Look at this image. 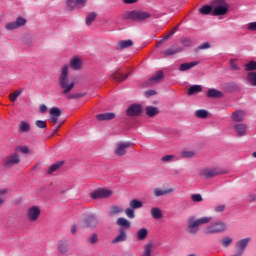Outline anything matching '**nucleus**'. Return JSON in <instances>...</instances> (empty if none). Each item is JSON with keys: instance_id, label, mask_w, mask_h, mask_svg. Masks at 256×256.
I'll list each match as a JSON object with an SVG mask.
<instances>
[{"instance_id": "f257e3e1", "label": "nucleus", "mask_w": 256, "mask_h": 256, "mask_svg": "<svg viewBox=\"0 0 256 256\" xmlns=\"http://www.w3.org/2000/svg\"><path fill=\"white\" fill-rule=\"evenodd\" d=\"M59 85L62 89V94L65 95L67 99H81V97H85V93H76L69 94L75 87L74 81H69V65H63L61 68V73L59 76Z\"/></svg>"}, {"instance_id": "f03ea898", "label": "nucleus", "mask_w": 256, "mask_h": 256, "mask_svg": "<svg viewBox=\"0 0 256 256\" xmlns=\"http://www.w3.org/2000/svg\"><path fill=\"white\" fill-rule=\"evenodd\" d=\"M153 14L143 10H131L127 11L123 14V19L126 21H147V19H151Z\"/></svg>"}, {"instance_id": "7ed1b4c3", "label": "nucleus", "mask_w": 256, "mask_h": 256, "mask_svg": "<svg viewBox=\"0 0 256 256\" xmlns=\"http://www.w3.org/2000/svg\"><path fill=\"white\" fill-rule=\"evenodd\" d=\"M229 229L227 222L223 220H215L211 222L204 230L205 235H217L219 233H225Z\"/></svg>"}, {"instance_id": "20e7f679", "label": "nucleus", "mask_w": 256, "mask_h": 256, "mask_svg": "<svg viewBox=\"0 0 256 256\" xmlns=\"http://www.w3.org/2000/svg\"><path fill=\"white\" fill-rule=\"evenodd\" d=\"M211 219V217H202L200 219H195V217L193 216L190 217L188 219V233H190V235H197V233L199 232V225H205L206 223H209Z\"/></svg>"}, {"instance_id": "39448f33", "label": "nucleus", "mask_w": 256, "mask_h": 256, "mask_svg": "<svg viewBox=\"0 0 256 256\" xmlns=\"http://www.w3.org/2000/svg\"><path fill=\"white\" fill-rule=\"evenodd\" d=\"M212 15L218 17L219 15H227L229 11V4L225 0H213L212 1Z\"/></svg>"}, {"instance_id": "423d86ee", "label": "nucleus", "mask_w": 256, "mask_h": 256, "mask_svg": "<svg viewBox=\"0 0 256 256\" xmlns=\"http://www.w3.org/2000/svg\"><path fill=\"white\" fill-rule=\"evenodd\" d=\"M225 171L220 168H202L199 170L200 177L204 179H211L212 177H217V175H224Z\"/></svg>"}, {"instance_id": "0eeeda50", "label": "nucleus", "mask_w": 256, "mask_h": 256, "mask_svg": "<svg viewBox=\"0 0 256 256\" xmlns=\"http://www.w3.org/2000/svg\"><path fill=\"white\" fill-rule=\"evenodd\" d=\"M133 143L129 141H120L115 144L114 153L117 157H123L127 155V149H129Z\"/></svg>"}, {"instance_id": "6e6552de", "label": "nucleus", "mask_w": 256, "mask_h": 256, "mask_svg": "<svg viewBox=\"0 0 256 256\" xmlns=\"http://www.w3.org/2000/svg\"><path fill=\"white\" fill-rule=\"evenodd\" d=\"M19 163H21V157L17 152L10 154L3 159V166L7 169L14 167V165H19Z\"/></svg>"}, {"instance_id": "1a4fd4ad", "label": "nucleus", "mask_w": 256, "mask_h": 256, "mask_svg": "<svg viewBox=\"0 0 256 256\" xmlns=\"http://www.w3.org/2000/svg\"><path fill=\"white\" fill-rule=\"evenodd\" d=\"M113 195V191L107 188H98L90 193L92 199H107Z\"/></svg>"}, {"instance_id": "9d476101", "label": "nucleus", "mask_w": 256, "mask_h": 256, "mask_svg": "<svg viewBox=\"0 0 256 256\" xmlns=\"http://www.w3.org/2000/svg\"><path fill=\"white\" fill-rule=\"evenodd\" d=\"M41 215V208L39 206H32L27 210V219L30 223H35Z\"/></svg>"}, {"instance_id": "9b49d317", "label": "nucleus", "mask_w": 256, "mask_h": 256, "mask_svg": "<svg viewBox=\"0 0 256 256\" xmlns=\"http://www.w3.org/2000/svg\"><path fill=\"white\" fill-rule=\"evenodd\" d=\"M250 242L251 238L249 237L237 241L235 244V249L237 251L236 254H238L239 256H243V253H245V249H247V246Z\"/></svg>"}, {"instance_id": "f8f14e48", "label": "nucleus", "mask_w": 256, "mask_h": 256, "mask_svg": "<svg viewBox=\"0 0 256 256\" xmlns=\"http://www.w3.org/2000/svg\"><path fill=\"white\" fill-rule=\"evenodd\" d=\"M27 23V20L23 17H18L16 21L14 22H8L5 25L6 31H15V29H19V27H24V25Z\"/></svg>"}, {"instance_id": "ddd939ff", "label": "nucleus", "mask_w": 256, "mask_h": 256, "mask_svg": "<svg viewBox=\"0 0 256 256\" xmlns=\"http://www.w3.org/2000/svg\"><path fill=\"white\" fill-rule=\"evenodd\" d=\"M87 5V0H67L66 7L69 11H75V9H83Z\"/></svg>"}, {"instance_id": "4468645a", "label": "nucleus", "mask_w": 256, "mask_h": 256, "mask_svg": "<svg viewBox=\"0 0 256 256\" xmlns=\"http://www.w3.org/2000/svg\"><path fill=\"white\" fill-rule=\"evenodd\" d=\"M141 113H143V106L141 104H132L126 110L128 117H138Z\"/></svg>"}, {"instance_id": "2eb2a0df", "label": "nucleus", "mask_w": 256, "mask_h": 256, "mask_svg": "<svg viewBox=\"0 0 256 256\" xmlns=\"http://www.w3.org/2000/svg\"><path fill=\"white\" fill-rule=\"evenodd\" d=\"M70 68L73 69V71H79L83 68V60L79 58L78 56H74L70 59Z\"/></svg>"}, {"instance_id": "dca6fc26", "label": "nucleus", "mask_w": 256, "mask_h": 256, "mask_svg": "<svg viewBox=\"0 0 256 256\" xmlns=\"http://www.w3.org/2000/svg\"><path fill=\"white\" fill-rule=\"evenodd\" d=\"M237 137H245L247 135V124L245 123H238L233 126Z\"/></svg>"}, {"instance_id": "f3484780", "label": "nucleus", "mask_w": 256, "mask_h": 256, "mask_svg": "<svg viewBox=\"0 0 256 256\" xmlns=\"http://www.w3.org/2000/svg\"><path fill=\"white\" fill-rule=\"evenodd\" d=\"M125 241H127V231H125L123 228H120L119 234L112 240V245L117 243H125Z\"/></svg>"}, {"instance_id": "a211bd4d", "label": "nucleus", "mask_w": 256, "mask_h": 256, "mask_svg": "<svg viewBox=\"0 0 256 256\" xmlns=\"http://www.w3.org/2000/svg\"><path fill=\"white\" fill-rule=\"evenodd\" d=\"M57 251L59 255H69V244L65 241H59Z\"/></svg>"}, {"instance_id": "6ab92c4d", "label": "nucleus", "mask_w": 256, "mask_h": 256, "mask_svg": "<svg viewBox=\"0 0 256 256\" xmlns=\"http://www.w3.org/2000/svg\"><path fill=\"white\" fill-rule=\"evenodd\" d=\"M183 51V48H179L177 46H171L170 48L164 50L162 52V55H164V57H169L171 55H177V53Z\"/></svg>"}, {"instance_id": "aec40b11", "label": "nucleus", "mask_w": 256, "mask_h": 256, "mask_svg": "<svg viewBox=\"0 0 256 256\" xmlns=\"http://www.w3.org/2000/svg\"><path fill=\"white\" fill-rule=\"evenodd\" d=\"M207 97L209 99H221V97H223V92H221L215 88H210L207 91Z\"/></svg>"}, {"instance_id": "412c9836", "label": "nucleus", "mask_w": 256, "mask_h": 256, "mask_svg": "<svg viewBox=\"0 0 256 256\" xmlns=\"http://www.w3.org/2000/svg\"><path fill=\"white\" fill-rule=\"evenodd\" d=\"M116 224L120 229H130L131 228V221L127 220L126 218L120 217L116 220Z\"/></svg>"}, {"instance_id": "4be33fe9", "label": "nucleus", "mask_w": 256, "mask_h": 256, "mask_svg": "<svg viewBox=\"0 0 256 256\" xmlns=\"http://www.w3.org/2000/svg\"><path fill=\"white\" fill-rule=\"evenodd\" d=\"M115 117V113L113 112H106L102 114H98L96 116L97 121H111Z\"/></svg>"}, {"instance_id": "5701e85b", "label": "nucleus", "mask_w": 256, "mask_h": 256, "mask_svg": "<svg viewBox=\"0 0 256 256\" xmlns=\"http://www.w3.org/2000/svg\"><path fill=\"white\" fill-rule=\"evenodd\" d=\"M163 79V71H158L154 76H152L147 81V85H155V83H159Z\"/></svg>"}, {"instance_id": "b1692460", "label": "nucleus", "mask_w": 256, "mask_h": 256, "mask_svg": "<svg viewBox=\"0 0 256 256\" xmlns=\"http://www.w3.org/2000/svg\"><path fill=\"white\" fill-rule=\"evenodd\" d=\"M29 131H31V124L27 121H21L18 125V132L29 133Z\"/></svg>"}, {"instance_id": "393cba45", "label": "nucleus", "mask_w": 256, "mask_h": 256, "mask_svg": "<svg viewBox=\"0 0 256 256\" xmlns=\"http://www.w3.org/2000/svg\"><path fill=\"white\" fill-rule=\"evenodd\" d=\"M110 77L114 81H125V79H127L129 77V75L123 74V73L119 72V70H116V72L112 73L110 75Z\"/></svg>"}, {"instance_id": "a878e982", "label": "nucleus", "mask_w": 256, "mask_h": 256, "mask_svg": "<svg viewBox=\"0 0 256 256\" xmlns=\"http://www.w3.org/2000/svg\"><path fill=\"white\" fill-rule=\"evenodd\" d=\"M173 191H175V189L173 188H169L167 190H161L160 188H155L153 193H154V197H163V195H169V193H173Z\"/></svg>"}, {"instance_id": "bb28decb", "label": "nucleus", "mask_w": 256, "mask_h": 256, "mask_svg": "<svg viewBox=\"0 0 256 256\" xmlns=\"http://www.w3.org/2000/svg\"><path fill=\"white\" fill-rule=\"evenodd\" d=\"M245 119V112L237 110L232 114V120L236 123H241Z\"/></svg>"}, {"instance_id": "cd10ccee", "label": "nucleus", "mask_w": 256, "mask_h": 256, "mask_svg": "<svg viewBox=\"0 0 256 256\" xmlns=\"http://www.w3.org/2000/svg\"><path fill=\"white\" fill-rule=\"evenodd\" d=\"M98 223L99 222L97 221V217H95L94 215H90L85 219L86 227H97Z\"/></svg>"}, {"instance_id": "c85d7f7f", "label": "nucleus", "mask_w": 256, "mask_h": 256, "mask_svg": "<svg viewBox=\"0 0 256 256\" xmlns=\"http://www.w3.org/2000/svg\"><path fill=\"white\" fill-rule=\"evenodd\" d=\"M150 213H151V217H153L156 220L163 218V212L161 211V208H159V207L151 208Z\"/></svg>"}, {"instance_id": "c756f323", "label": "nucleus", "mask_w": 256, "mask_h": 256, "mask_svg": "<svg viewBox=\"0 0 256 256\" xmlns=\"http://www.w3.org/2000/svg\"><path fill=\"white\" fill-rule=\"evenodd\" d=\"M199 65L198 61L195 62H189V63H183L179 67V71H189V69H193V67H197Z\"/></svg>"}, {"instance_id": "7c9ffc66", "label": "nucleus", "mask_w": 256, "mask_h": 256, "mask_svg": "<svg viewBox=\"0 0 256 256\" xmlns=\"http://www.w3.org/2000/svg\"><path fill=\"white\" fill-rule=\"evenodd\" d=\"M140 256H153V243H147L144 246V250Z\"/></svg>"}, {"instance_id": "2f4dec72", "label": "nucleus", "mask_w": 256, "mask_h": 256, "mask_svg": "<svg viewBox=\"0 0 256 256\" xmlns=\"http://www.w3.org/2000/svg\"><path fill=\"white\" fill-rule=\"evenodd\" d=\"M147 235H149V230H147V228H141L137 231V239L139 241H145Z\"/></svg>"}, {"instance_id": "473e14b6", "label": "nucleus", "mask_w": 256, "mask_h": 256, "mask_svg": "<svg viewBox=\"0 0 256 256\" xmlns=\"http://www.w3.org/2000/svg\"><path fill=\"white\" fill-rule=\"evenodd\" d=\"M128 47H133V41L132 40H122L118 42L117 49H128Z\"/></svg>"}, {"instance_id": "72a5a7b5", "label": "nucleus", "mask_w": 256, "mask_h": 256, "mask_svg": "<svg viewBox=\"0 0 256 256\" xmlns=\"http://www.w3.org/2000/svg\"><path fill=\"white\" fill-rule=\"evenodd\" d=\"M146 115L148 117H155V115H159V108L154 106H147L146 107Z\"/></svg>"}, {"instance_id": "f704fd0d", "label": "nucleus", "mask_w": 256, "mask_h": 256, "mask_svg": "<svg viewBox=\"0 0 256 256\" xmlns=\"http://www.w3.org/2000/svg\"><path fill=\"white\" fill-rule=\"evenodd\" d=\"M124 209L121 206L113 205L110 207V211L108 215L113 216V215H119V213H123Z\"/></svg>"}, {"instance_id": "c9c22d12", "label": "nucleus", "mask_w": 256, "mask_h": 256, "mask_svg": "<svg viewBox=\"0 0 256 256\" xmlns=\"http://www.w3.org/2000/svg\"><path fill=\"white\" fill-rule=\"evenodd\" d=\"M203 91V86L193 85L188 89V95H196V93H201Z\"/></svg>"}, {"instance_id": "e433bc0d", "label": "nucleus", "mask_w": 256, "mask_h": 256, "mask_svg": "<svg viewBox=\"0 0 256 256\" xmlns=\"http://www.w3.org/2000/svg\"><path fill=\"white\" fill-rule=\"evenodd\" d=\"M129 206H130V209H141V207H143V202H141L140 200H137V199H132L130 202H129Z\"/></svg>"}, {"instance_id": "4c0bfd02", "label": "nucleus", "mask_w": 256, "mask_h": 256, "mask_svg": "<svg viewBox=\"0 0 256 256\" xmlns=\"http://www.w3.org/2000/svg\"><path fill=\"white\" fill-rule=\"evenodd\" d=\"M220 243L224 249H227L233 244V238L226 236L220 241Z\"/></svg>"}, {"instance_id": "58836bf2", "label": "nucleus", "mask_w": 256, "mask_h": 256, "mask_svg": "<svg viewBox=\"0 0 256 256\" xmlns=\"http://www.w3.org/2000/svg\"><path fill=\"white\" fill-rule=\"evenodd\" d=\"M209 112L205 109H199L195 111V117L198 119H207Z\"/></svg>"}, {"instance_id": "ea45409f", "label": "nucleus", "mask_w": 256, "mask_h": 256, "mask_svg": "<svg viewBox=\"0 0 256 256\" xmlns=\"http://www.w3.org/2000/svg\"><path fill=\"white\" fill-rule=\"evenodd\" d=\"M180 157H182V159H191L192 157H195V151L183 150L180 154Z\"/></svg>"}, {"instance_id": "a19ab883", "label": "nucleus", "mask_w": 256, "mask_h": 256, "mask_svg": "<svg viewBox=\"0 0 256 256\" xmlns=\"http://www.w3.org/2000/svg\"><path fill=\"white\" fill-rule=\"evenodd\" d=\"M63 163H64L63 161H58L52 164L48 169V174L51 175V173H55V171H57V169H59V167H61Z\"/></svg>"}, {"instance_id": "79ce46f5", "label": "nucleus", "mask_w": 256, "mask_h": 256, "mask_svg": "<svg viewBox=\"0 0 256 256\" xmlns=\"http://www.w3.org/2000/svg\"><path fill=\"white\" fill-rule=\"evenodd\" d=\"M211 11L213 12V5H205L203 7H201L199 9V13H201V15H209V13H211Z\"/></svg>"}, {"instance_id": "37998d69", "label": "nucleus", "mask_w": 256, "mask_h": 256, "mask_svg": "<svg viewBox=\"0 0 256 256\" xmlns=\"http://www.w3.org/2000/svg\"><path fill=\"white\" fill-rule=\"evenodd\" d=\"M21 93H23V88L16 90L14 93H11L9 96V99L12 103H15V101H17V98L19 97V95H21Z\"/></svg>"}, {"instance_id": "c03bdc74", "label": "nucleus", "mask_w": 256, "mask_h": 256, "mask_svg": "<svg viewBox=\"0 0 256 256\" xmlns=\"http://www.w3.org/2000/svg\"><path fill=\"white\" fill-rule=\"evenodd\" d=\"M6 193H9L7 188L0 189V207L5 204V199H7Z\"/></svg>"}, {"instance_id": "a18cd8bd", "label": "nucleus", "mask_w": 256, "mask_h": 256, "mask_svg": "<svg viewBox=\"0 0 256 256\" xmlns=\"http://www.w3.org/2000/svg\"><path fill=\"white\" fill-rule=\"evenodd\" d=\"M15 151L16 153L19 151L23 155H29V153H31L27 146H16Z\"/></svg>"}, {"instance_id": "49530a36", "label": "nucleus", "mask_w": 256, "mask_h": 256, "mask_svg": "<svg viewBox=\"0 0 256 256\" xmlns=\"http://www.w3.org/2000/svg\"><path fill=\"white\" fill-rule=\"evenodd\" d=\"M247 79H248L249 83H251V85L256 87V72L248 73Z\"/></svg>"}, {"instance_id": "de8ad7c7", "label": "nucleus", "mask_w": 256, "mask_h": 256, "mask_svg": "<svg viewBox=\"0 0 256 256\" xmlns=\"http://www.w3.org/2000/svg\"><path fill=\"white\" fill-rule=\"evenodd\" d=\"M96 17H97V13L95 12H91L90 14H88L86 17V25H91V23L95 21Z\"/></svg>"}, {"instance_id": "09e8293b", "label": "nucleus", "mask_w": 256, "mask_h": 256, "mask_svg": "<svg viewBox=\"0 0 256 256\" xmlns=\"http://www.w3.org/2000/svg\"><path fill=\"white\" fill-rule=\"evenodd\" d=\"M177 157L175 155H165L161 158L163 163H171V161H175Z\"/></svg>"}, {"instance_id": "8fccbe9b", "label": "nucleus", "mask_w": 256, "mask_h": 256, "mask_svg": "<svg viewBox=\"0 0 256 256\" xmlns=\"http://www.w3.org/2000/svg\"><path fill=\"white\" fill-rule=\"evenodd\" d=\"M51 117H61V109L57 107H53L50 109Z\"/></svg>"}, {"instance_id": "3c124183", "label": "nucleus", "mask_w": 256, "mask_h": 256, "mask_svg": "<svg viewBox=\"0 0 256 256\" xmlns=\"http://www.w3.org/2000/svg\"><path fill=\"white\" fill-rule=\"evenodd\" d=\"M256 70V62L250 61L245 65V71H255Z\"/></svg>"}, {"instance_id": "603ef678", "label": "nucleus", "mask_w": 256, "mask_h": 256, "mask_svg": "<svg viewBox=\"0 0 256 256\" xmlns=\"http://www.w3.org/2000/svg\"><path fill=\"white\" fill-rule=\"evenodd\" d=\"M126 213V217H128V219H135V210H133L132 208H127L125 210Z\"/></svg>"}, {"instance_id": "864d4df0", "label": "nucleus", "mask_w": 256, "mask_h": 256, "mask_svg": "<svg viewBox=\"0 0 256 256\" xmlns=\"http://www.w3.org/2000/svg\"><path fill=\"white\" fill-rule=\"evenodd\" d=\"M97 241H99V236H97L95 233L88 238V243H90V245H95Z\"/></svg>"}, {"instance_id": "5fc2aeb1", "label": "nucleus", "mask_w": 256, "mask_h": 256, "mask_svg": "<svg viewBox=\"0 0 256 256\" xmlns=\"http://www.w3.org/2000/svg\"><path fill=\"white\" fill-rule=\"evenodd\" d=\"M35 125L38 127V129H47V122L43 120H37Z\"/></svg>"}, {"instance_id": "6e6d98bb", "label": "nucleus", "mask_w": 256, "mask_h": 256, "mask_svg": "<svg viewBox=\"0 0 256 256\" xmlns=\"http://www.w3.org/2000/svg\"><path fill=\"white\" fill-rule=\"evenodd\" d=\"M191 199L194 203H201V201H203V196H201V194H193Z\"/></svg>"}, {"instance_id": "4d7b16f0", "label": "nucleus", "mask_w": 256, "mask_h": 256, "mask_svg": "<svg viewBox=\"0 0 256 256\" xmlns=\"http://www.w3.org/2000/svg\"><path fill=\"white\" fill-rule=\"evenodd\" d=\"M204 49H211V44H209V42H205V43L201 44L200 46H198L196 48V51H201Z\"/></svg>"}, {"instance_id": "13d9d810", "label": "nucleus", "mask_w": 256, "mask_h": 256, "mask_svg": "<svg viewBox=\"0 0 256 256\" xmlns=\"http://www.w3.org/2000/svg\"><path fill=\"white\" fill-rule=\"evenodd\" d=\"M181 43L184 47H191V39L190 38H184L181 40Z\"/></svg>"}, {"instance_id": "bf43d9fd", "label": "nucleus", "mask_w": 256, "mask_h": 256, "mask_svg": "<svg viewBox=\"0 0 256 256\" xmlns=\"http://www.w3.org/2000/svg\"><path fill=\"white\" fill-rule=\"evenodd\" d=\"M230 67L232 71H239V66H237V62L235 60L230 61Z\"/></svg>"}, {"instance_id": "052dcab7", "label": "nucleus", "mask_w": 256, "mask_h": 256, "mask_svg": "<svg viewBox=\"0 0 256 256\" xmlns=\"http://www.w3.org/2000/svg\"><path fill=\"white\" fill-rule=\"evenodd\" d=\"M248 31H256V22H250L247 24Z\"/></svg>"}, {"instance_id": "680f3d73", "label": "nucleus", "mask_w": 256, "mask_h": 256, "mask_svg": "<svg viewBox=\"0 0 256 256\" xmlns=\"http://www.w3.org/2000/svg\"><path fill=\"white\" fill-rule=\"evenodd\" d=\"M225 207H226V206H225L224 204L218 205V206L215 207L214 211H215L216 213H223V211H225Z\"/></svg>"}, {"instance_id": "e2e57ef3", "label": "nucleus", "mask_w": 256, "mask_h": 256, "mask_svg": "<svg viewBox=\"0 0 256 256\" xmlns=\"http://www.w3.org/2000/svg\"><path fill=\"white\" fill-rule=\"evenodd\" d=\"M39 111H40V113H47V105L41 104L39 106Z\"/></svg>"}, {"instance_id": "0e129e2a", "label": "nucleus", "mask_w": 256, "mask_h": 256, "mask_svg": "<svg viewBox=\"0 0 256 256\" xmlns=\"http://www.w3.org/2000/svg\"><path fill=\"white\" fill-rule=\"evenodd\" d=\"M157 92L155 90H149L145 92L146 97H152V95H155Z\"/></svg>"}, {"instance_id": "69168bd1", "label": "nucleus", "mask_w": 256, "mask_h": 256, "mask_svg": "<svg viewBox=\"0 0 256 256\" xmlns=\"http://www.w3.org/2000/svg\"><path fill=\"white\" fill-rule=\"evenodd\" d=\"M171 37H173V32H170L168 35H166V36L160 41V43H163V41H167V40L171 39Z\"/></svg>"}, {"instance_id": "338daca9", "label": "nucleus", "mask_w": 256, "mask_h": 256, "mask_svg": "<svg viewBox=\"0 0 256 256\" xmlns=\"http://www.w3.org/2000/svg\"><path fill=\"white\" fill-rule=\"evenodd\" d=\"M126 5H134L139 0H123Z\"/></svg>"}, {"instance_id": "774afa93", "label": "nucleus", "mask_w": 256, "mask_h": 256, "mask_svg": "<svg viewBox=\"0 0 256 256\" xmlns=\"http://www.w3.org/2000/svg\"><path fill=\"white\" fill-rule=\"evenodd\" d=\"M58 120H59V116H52V117L50 118V121H51L52 123H57Z\"/></svg>"}]
</instances>
